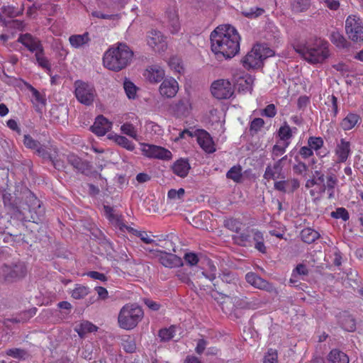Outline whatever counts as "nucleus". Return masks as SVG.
<instances>
[{
  "instance_id": "obj_50",
  "label": "nucleus",
  "mask_w": 363,
  "mask_h": 363,
  "mask_svg": "<svg viewBox=\"0 0 363 363\" xmlns=\"http://www.w3.org/2000/svg\"><path fill=\"white\" fill-rule=\"evenodd\" d=\"M172 111L177 117L184 116L187 113L186 104L183 101H179L172 106Z\"/></svg>"
},
{
  "instance_id": "obj_36",
  "label": "nucleus",
  "mask_w": 363,
  "mask_h": 363,
  "mask_svg": "<svg viewBox=\"0 0 363 363\" xmlns=\"http://www.w3.org/2000/svg\"><path fill=\"white\" fill-rule=\"evenodd\" d=\"M328 363H349L348 356L338 349L332 350L327 357Z\"/></svg>"
},
{
  "instance_id": "obj_62",
  "label": "nucleus",
  "mask_w": 363,
  "mask_h": 363,
  "mask_svg": "<svg viewBox=\"0 0 363 363\" xmlns=\"http://www.w3.org/2000/svg\"><path fill=\"white\" fill-rule=\"evenodd\" d=\"M122 132L128 135L132 138H135L137 135V132L134 128V126L130 123H124L121 125Z\"/></svg>"
},
{
  "instance_id": "obj_23",
  "label": "nucleus",
  "mask_w": 363,
  "mask_h": 363,
  "mask_svg": "<svg viewBox=\"0 0 363 363\" xmlns=\"http://www.w3.org/2000/svg\"><path fill=\"white\" fill-rule=\"evenodd\" d=\"M111 122L101 115L96 117L91 130L98 136H104L111 129Z\"/></svg>"
},
{
  "instance_id": "obj_45",
  "label": "nucleus",
  "mask_w": 363,
  "mask_h": 363,
  "mask_svg": "<svg viewBox=\"0 0 363 363\" xmlns=\"http://www.w3.org/2000/svg\"><path fill=\"white\" fill-rule=\"evenodd\" d=\"M264 13V9L259 7H251L242 11V14L248 18H257Z\"/></svg>"
},
{
  "instance_id": "obj_10",
  "label": "nucleus",
  "mask_w": 363,
  "mask_h": 363,
  "mask_svg": "<svg viewBox=\"0 0 363 363\" xmlns=\"http://www.w3.org/2000/svg\"><path fill=\"white\" fill-rule=\"evenodd\" d=\"M74 95L81 104L89 106L94 101L96 91L92 85L81 80H77L74 82Z\"/></svg>"
},
{
  "instance_id": "obj_15",
  "label": "nucleus",
  "mask_w": 363,
  "mask_h": 363,
  "mask_svg": "<svg viewBox=\"0 0 363 363\" xmlns=\"http://www.w3.org/2000/svg\"><path fill=\"white\" fill-rule=\"evenodd\" d=\"M194 137L200 147L206 153H213L216 151L215 143L211 135L203 129H197L194 132Z\"/></svg>"
},
{
  "instance_id": "obj_2",
  "label": "nucleus",
  "mask_w": 363,
  "mask_h": 363,
  "mask_svg": "<svg viewBox=\"0 0 363 363\" xmlns=\"http://www.w3.org/2000/svg\"><path fill=\"white\" fill-rule=\"evenodd\" d=\"M133 51L125 43H118L110 47L104 54V66L112 71L118 72L125 68L131 62Z\"/></svg>"
},
{
  "instance_id": "obj_14",
  "label": "nucleus",
  "mask_w": 363,
  "mask_h": 363,
  "mask_svg": "<svg viewBox=\"0 0 363 363\" xmlns=\"http://www.w3.org/2000/svg\"><path fill=\"white\" fill-rule=\"evenodd\" d=\"M147 45L157 52H164L167 48L166 38L162 32L152 30L147 35Z\"/></svg>"
},
{
  "instance_id": "obj_44",
  "label": "nucleus",
  "mask_w": 363,
  "mask_h": 363,
  "mask_svg": "<svg viewBox=\"0 0 363 363\" xmlns=\"http://www.w3.org/2000/svg\"><path fill=\"white\" fill-rule=\"evenodd\" d=\"M89 293V288L81 284H76L74 289L72 291V297L74 299H82L87 296Z\"/></svg>"
},
{
  "instance_id": "obj_13",
  "label": "nucleus",
  "mask_w": 363,
  "mask_h": 363,
  "mask_svg": "<svg viewBox=\"0 0 363 363\" xmlns=\"http://www.w3.org/2000/svg\"><path fill=\"white\" fill-rule=\"evenodd\" d=\"M141 150L143 154L149 158L169 160L172 157L169 150L155 145L143 144Z\"/></svg>"
},
{
  "instance_id": "obj_47",
  "label": "nucleus",
  "mask_w": 363,
  "mask_h": 363,
  "mask_svg": "<svg viewBox=\"0 0 363 363\" xmlns=\"http://www.w3.org/2000/svg\"><path fill=\"white\" fill-rule=\"evenodd\" d=\"M123 88L128 99H135L138 88L131 81L125 79L123 83Z\"/></svg>"
},
{
  "instance_id": "obj_63",
  "label": "nucleus",
  "mask_w": 363,
  "mask_h": 363,
  "mask_svg": "<svg viewBox=\"0 0 363 363\" xmlns=\"http://www.w3.org/2000/svg\"><path fill=\"white\" fill-rule=\"evenodd\" d=\"M184 259L185 262L190 266L196 265L199 260L197 255L194 252L186 253L184 255Z\"/></svg>"
},
{
  "instance_id": "obj_34",
  "label": "nucleus",
  "mask_w": 363,
  "mask_h": 363,
  "mask_svg": "<svg viewBox=\"0 0 363 363\" xmlns=\"http://www.w3.org/2000/svg\"><path fill=\"white\" fill-rule=\"evenodd\" d=\"M90 41L89 33L85 32L82 35L74 34L69 38V42L74 48H80Z\"/></svg>"
},
{
  "instance_id": "obj_35",
  "label": "nucleus",
  "mask_w": 363,
  "mask_h": 363,
  "mask_svg": "<svg viewBox=\"0 0 363 363\" xmlns=\"http://www.w3.org/2000/svg\"><path fill=\"white\" fill-rule=\"evenodd\" d=\"M35 57L38 65L44 69L47 74L51 77L52 68L50 60L45 56L44 48L35 53Z\"/></svg>"
},
{
  "instance_id": "obj_30",
  "label": "nucleus",
  "mask_w": 363,
  "mask_h": 363,
  "mask_svg": "<svg viewBox=\"0 0 363 363\" xmlns=\"http://www.w3.org/2000/svg\"><path fill=\"white\" fill-rule=\"evenodd\" d=\"M53 150L55 153H57V148L50 145V147H47L44 145L39 143L38 147L35 148V151L38 154V156L43 157V159H49L52 161L53 165L55 168H58L59 164L58 161L55 160V157L52 156L51 151Z\"/></svg>"
},
{
  "instance_id": "obj_52",
  "label": "nucleus",
  "mask_w": 363,
  "mask_h": 363,
  "mask_svg": "<svg viewBox=\"0 0 363 363\" xmlns=\"http://www.w3.org/2000/svg\"><path fill=\"white\" fill-rule=\"evenodd\" d=\"M309 0H294L292 4L293 10L296 12H303L308 9Z\"/></svg>"
},
{
  "instance_id": "obj_16",
  "label": "nucleus",
  "mask_w": 363,
  "mask_h": 363,
  "mask_svg": "<svg viewBox=\"0 0 363 363\" xmlns=\"http://www.w3.org/2000/svg\"><path fill=\"white\" fill-rule=\"evenodd\" d=\"M17 41L33 53H35L43 48L41 40L29 33L20 34Z\"/></svg>"
},
{
  "instance_id": "obj_59",
  "label": "nucleus",
  "mask_w": 363,
  "mask_h": 363,
  "mask_svg": "<svg viewBox=\"0 0 363 363\" xmlns=\"http://www.w3.org/2000/svg\"><path fill=\"white\" fill-rule=\"evenodd\" d=\"M40 142L33 139L30 135H25L23 138L24 145L29 149L35 150Z\"/></svg>"
},
{
  "instance_id": "obj_64",
  "label": "nucleus",
  "mask_w": 363,
  "mask_h": 363,
  "mask_svg": "<svg viewBox=\"0 0 363 363\" xmlns=\"http://www.w3.org/2000/svg\"><path fill=\"white\" fill-rule=\"evenodd\" d=\"M184 195V189L182 188L176 189H170L167 193V197L170 199H181Z\"/></svg>"
},
{
  "instance_id": "obj_42",
  "label": "nucleus",
  "mask_w": 363,
  "mask_h": 363,
  "mask_svg": "<svg viewBox=\"0 0 363 363\" xmlns=\"http://www.w3.org/2000/svg\"><path fill=\"white\" fill-rule=\"evenodd\" d=\"M122 347L123 350L129 353H133L136 350V344L133 337L130 335H124L122 337Z\"/></svg>"
},
{
  "instance_id": "obj_11",
  "label": "nucleus",
  "mask_w": 363,
  "mask_h": 363,
  "mask_svg": "<svg viewBox=\"0 0 363 363\" xmlns=\"http://www.w3.org/2000/svg\"><path fill=\"white\" fill-rule=\"evenodd\" d=\"M164 28L171 34H177L181 30V22L176 7L168 8L162 20Z\"/></svg>"
},
{
  "instance_id": "obj_9",
  "label": "nucleus",
  "mask_w": 363,
  "mask_h": 363,
  "mask_svg": "<svg viewBox=\"0 0 363 363\" xmlns=\"http://www.w3.org/2000/svg\"><path fill=\"white\" fill-rule=\"evenodd\" d=\"M345 33L353 43H363V21L357 15H349L345 24Z\"/></svg>"
},
{
  "instance_id": "obj_39",
  "label": "nucleus",
  "mask_w": 363,
  "mask_h": 363,
  "mask_svg": "<svg viewBox=\"0 0 363 363\" xmlns=\"http://www.w3.org/2000/svg\"><path fill=\"white\" fill-rule=\"evenodd\" d=\"M208 266L209 272H203L202 275L213 282V285L216 290H220L221 287L220 286L219 281L216 279V267L211 261L208 262Z\"/></svg>"
},
{
  "instance_id": "obj_33",
  "label": "nucleus",
  "mask_w": 363,
  "mask_h": 363,
  "mask_svg": "<svg viewBox=\"0 0 363 363\" xmlns=\"http://www.w3.org/2000/svg\"><path fill=\"white\" fill-rule=\"evenodd\" d=\"M340 324L341 328L348 332H353L356 330V321L354 318L347 312L340 314Z\"/></svg>"
},
{
  "instance_id": "obj_7",
  "label": "nucleus",
  "mask_w": 363,
  "mask_h": 363,
  "mask_svg": "<svg viewBox=\"0 0 363 363\" xmlns=\"http://www.w3.org/2000/svg\"><path fill=\"white\" fill-rule=\"evenodd\" d=\"M28 273L25 262L18 261L0 266V279L5 283L12 284L24 279Z\"/></svg>"
},
{
  "instance_id": "obj_48",
  "label": "nucleus",
  "mask_w": 363,
  "mask_h": 363,
  "mask_svg": "<svg viewBox=\"0 0 363 363\" xmlns=\"http://www.w3.org/2000/svg\"><path fill=\"white\" fill-rule=\"evenodd\" d=\"M278 135L280 140L283 141H287L291 138L292 131L286 122H285L284 124L279 128L278 130Z\"/></svg>"
},
{
  "instance_id": "obj_24",
  "label": "nucleus",
  "mask_w": 363,
  "mask_h": 363,
  "mask_svg": "<svg viewBox=\"0 0 363 363\" xmlns=\"http://www.w3.org/2000/svg\"><path fill=\"white\" fill-rule=\"evenodd\" d=\"M67 161L74 169L82 174H87L91 169L89 162L83 160L75 154H69L67 156Z\"/></svg>"
},
{
  "instance_id": "obj_43",
  "label": "nucleus",
  "mask_w": 363,
  "mask_h": 363,
  "mask_svg": "<svg viewBox=\"0 0 363 363\" xmlns=\"http://www.w3.org/2000/svg\"><path fill=\"white\" fill-rule=\"evenodd\" d=\"M242 223L237 218H230L224 220V226L230 231L238 233L242 228Z\"/></svg>"
},
{
  "instance_id": "obj_56",
  "label": "nucleus",
  "mask_w": 363,
  "mask_h": 363,
  "mask_svg": "<svg viewBox=\"0 0 363 363\" xmlns=\"http://www.w3.org/2000/svg\"><path fill=\"white\" fill-rule=\"evenodd\" d=\"M174 332L175 330L173 327L161 329L159 331V336L162 340L167 341L174 337Z\"/></svg>"
},
{
  "instance_id": "obj_55",
  "label": "nucleus",
  "mask_w": 363,
  "mask_h": 363,
  "mask_svg": "<svg viewBox=\"0 0 363 363\" xmlns=\"http://www.w3.org/2000/svg\"><path fill=\"white\" fill-rule=\"evenodd\" d=\"M169 65L178 73H181L184 70L181 60L177 57H172L169 59Z\"/></svg>"
},
{
  "instance_id": "obj_40",
  "label": "nucleus",
  "mask_w": 363,
  "mask_h": 363,
  "mask_svg": "<svg viewBox=\"0 0 363 363\" xmlns=\"http://www.w3.org/2000/svg\"><path fill=\"white\" fill-rule=\"evenodd\" d=\"M226 177L232 179L236 183H240L242 181V167L240 165L233 166L226 173Z\"/></svg>"
},
{
  "instance_id": "obj_37",
  "label": "nucleus",
  "mask_w": 363,
  "mask_h": 363,
  "mask_svg": "<svg viewBox=\"0 0 363 363\" xmlns=\"http://www.w3.org/2000/svg\"><path fill=\"white\" fill-rule=\"evenodd\" d=\"M330 41L338 48H348L350 43L344 37V35L338 31H333L330 36Z\"/></svg>"
},
{
  "instance_id": "obj_19",
  "label": "nucleus",
  "mask_w": 363,
  "mask_h": 363,
  "mask_svg": "<svg viewBox=\"0 0 363 363\" xmlns=\"http://www.w3.org/2000/svg\"><path fill=\"white\" fill-rule=\"evenodd\" d=\"M245 279L248 284L255 288L264 290L269 292H271L274 289L273 285L271 283L262 279L254 272L247 273L245 275Z\"/></svg>"
},
{
  "instance_id": "obj_58",
  "label": "nucleus",
  "mask_w": 363,
  "mask_h": 363,
  "mask_svg": "<svg viewBox=\"0 0 363 363\" xmlns=\"http://www.w3.org/2000/svg\"><path fill=\"white\" fill-rule=\"evenodd\" d=\"M6 354L16 359H22L25 357L26 352L24 350L20 348H11L7 350Z\"/></svg>"
},
{
  "instance_id": "obj_41",
  "label": "nucleus",
  "mask_w": 363,
  "mask_h": 363,
  "mask_svg": "<svg viewBox=\"0 0 363 363\" xmlns=\"http://www.w3.org/2000/svg\"><path fill=\"white\" fill-rule=\"evenodd\" d=\"M218 279H220L223 283L236 285L238 279L235 274L232 272L225 269L220 274H219Z\"/></svg>"
},
{
  "instance_id": "obj_5",
  "label": "nucleus",
  "mask_w": 363,
  "mask_h": 363,
  "mask_svg": "<svg viewBox=\"0 0 363 363\" xmlns=\"http://www.w3.org/2000/svg\"><path fill=\"white\" fill-rule=\"evenodd\" d=\"M143 315L141 307L135 304H126L121 309L118 315L119 326L125 330L133 329L142 320Z\"/></svg>"
},
{
  "instance_id": "obj_18",
  "label": "nucleus",
  "mask_w": 363,
  "mask_h": 363,
  "mask_svg": "<svg viewBox=\"0 0 363 363\" xmlns=\"http://www.w3.org/2000/svg\"><path fill=\"white\" fill-rule=\"evenodd\" d=\"M179 90V84L173 77L164 79L160 86V94L167 98L174 97Z\"/></svg>"
},
{
  "instance_id": "obj_29",
  "label": "nucleus",
  "mask_w": 363,
  "mask_h": 363,
  "mask_svg": "<svg viewBox=\"0 0 363 363\" xmlns=\"http://www.w3.org/2000/svg\"><path fill=\"white\" fill-rule=\"evenodd\" d=\"M191 167L188 160L181 158L174 162L172 170L177 176L184 178L188 175Z\"/></svg>"
},
{
  "instance_id": "obj_53",
  "label": "nucleus",
  "mask_w": 363,
  "mask_h": 363,
  "mask_svg": "<svg viewBox=\"0 0 363 363\" xmlns=\"http://www.w3.org/2000/svg\"><path fill=\"white\" fill-rule=\"evenodd\" d=\"M331 216L334 218H341L344 221L350 219V215L347 210L343 207L337 208L335 211L331 213Z\"/></svg>"
},
{
  "instance_id": "obj_38",
  "label": "nucleus",
  "mask_w": 363,
  "mask_h": 363,
  "mask_svg": "<svg viewBox=\"0 0 363 363\" xmlns=\"http://www.w3.org/2000/svg\"><path fill=\"white\" fill-rule=\"evenodd\" d=\"M300 235L302 241L307 244H311L320 238V233L311 228H303Z\"/></svg>"
},
{
  "instance_id": "obj_21",
  "label": "nucleus",
  "mask_w": 363,
  "mask_h": 363,
  "mask_svg": "<svg viewBox=\"0 0 363 363\" xmlns=\"http://www.w3.org/2000/svg\"><path fill=\"white\" fill-rule=\"evenodd\" d=\"M274 187L276 190L282 193H294L300 187V182L296 178H289L286 180H280L274 182Z\"/></svg>"
},
{
  "instance_id": "obj_32",
  "label": "nucleus",
  "mask_w": 363,
  "mask_h": 363,
  "mask_svg": "<svg viewBox=\"0 0 363 363\" xmlns=\"http://www.w3.org/2000/svg\"><path fill=\"white\" fill-rule=\"evenodd\" d=\"M98 327L88 320H82L74 327V331L77 333L81 338H84L86 334L95 332Z\"/></svg>"
},
{
  "instance_id": "obj_25",
  "label": "nucleus",
  "mask_w": 363,
  "mask_h": 363,
  "mask_svg": "<svg viewBox=\"0 0 363 363\" xmlns=\"http://www.w3.org/2000/svg\"><path fill=\"white\" fill-rule=\"evenodd\" d=\"M159 261L164 267L168 268L177 267L183 264L179 257L163 251L160 252Z\"/></svg>"
},
{
  "instance_id": "obj_6",
  "label": "nucleus",
  "mask_w": 363,
  "mask_h": 363,
  "mask_svg": "<svg viewBox=\"0 0 363 363\" xmlns=\"http://www.w3.org/2000/svg\"><path fill=\"white\" fill-rule=\"evenodd\" d=\"M28 199L30 205H28V208H23L22 211L17 208H13L11 218H16L22 222L31 221L38 223L40 220V216L43 213V210L40 209V201L33 195L30 196Z\"/></svg>"
},
{
  "instance_id": "obj_4",
  "label": "nucleus",
  "mask_w": 363,
  "mask_h": 363,
  "mask_svg": "<svg viewBox=\"0 0 363 363\" xmlns=\"http://www.w3.org/2000/svg\"><path fill=\"white\" fill-rule=\"evenodd\" d=\"M338 183V179L335 174H328L325 179L319 178H310L306 181L305 187L309 189L312 197L318 198L325 191L329 193V198L333 197L334 189Z\"/></svg>"
},
{
  "instance_id": "obj_26",
  "label": "nucleus",
  "mask_w": 363,
  "mask_h": 363,
  "mask_svg": "<svg viewBox=\"0 0 363 363\" xmlns=\"http://www.w3.org/2000/svg\"><path fill=\"white\" fill-rule=\"evenodd\" d=\"M283 165L280 164V161L275 162L273 165H268L266 167L264 178L267 180H275L279 178L284 179V176L282 174Z\"/></svg>"
},
{
  "instance_id": "obj_57",
  "label": "nucleus",
  "mask_w": 363,
  "mask_h": 363,
  "mask_svg": "<svg viewBox=\"0 0 363 363\" xmlns=\"http://www.w3.org/2000/svg\"><path fill=\"white\" fill-rule=\"evenodd\" d=\"M278 354L275 350L269 349L264 357L263 363H278Z\"/></svg>"
},
{
  "instance_id": "obj_22",
  "label": "nucleus",
  "mask_w": 363,
  "mask_h": 363,
  "mask_svg": "<svg viewBox=\"0 0 363 363\" xmlns=\"http://www.w3.org/2000/svg\"><path fill=\"white\" fill-rule=\"evenodd\" d=\"M164 74V70L160 66L152 65L146 68L143 76L150 83L155 84L161 82Z\"/></svg>"
},
{
  "instance_id": "obj_51",
  "label": "nucleus",
  "mask_w": 363,
  "mask_h": 363,
  "mask_svg": "<svg viewBox=\"0 0 363 363\" xmlns=\"http://www.w3.org/2000/svg\"><path fill=\"white\" fill-rule=\"evenodd\" d=\"M115 140L117 143V144H118L121 147L127 149L128 150L133 151L135 149L134 143L132 141H130V140H128L127 138H125V136L117 135L116 137Z\"/></svg>"
},
{
  "instance_id": "obj_12",
  "label": "nucleus",
  "mask_w": 363,
  "mask_h": 363,
  "mask_svg": "<svg viewBox=\"0 0 363 363\" xmlns=\"http://www.w3.org/2000/svg\"><path fill=\"white\" fill-rule=\"evenodd\" d=\"M211 92L217 99H230L234 94V88L228 79H218L211 86Z\"/></svg>"
},
{
  "instance_id": "obj_31",
  "label": "nucleus",
  "mask_w": 363,
  "mask_h": 363,
  "mask_svg": "<svg viewBox=\"0 0 363 363\" xmlns=\"http://www.w3.org/2000/svg\"><path fill=\"white\" fill-rule=\"evenodd\" d=\"M253 83L254 78L250 74H246L237 80V89L240 93H251L253 89Z\"/></svg>"
},
{
  "instance_id": "obj_3",
  "label": "nucleus",
  "mask_w": 363,
  "mask_h": 363,
  "mask_svg": "<svg viewBox=\"0 0 363 363\" xmlns=\"http://www.w3.org/2000/svg\"><path fill=\"white\" fill-rule=\"evenodd\" d=\"M294 48L306 61L313 65L323 62L330 55L328 42L321 39L298 43Z\"/></svg>"
},
{
  "instance_id": "obj_8",
  "label": "nucleus",
  "mask_w": 363,
  "mask_h": 363,
  "mask_svg": "<svg viewBox=\"0 0 363 363\" xmlns=\"http://www.w3.org/2000/svg\"><path fill=\"white\" fill-rule=\"evenodd\" d=\"M252 240L256 250L263 254L267 252L263 233L258 229L247 228L238 236V243L243 246L250 245Z\"/></svg>"
},
{
  "instance_id": "obj_28",
  "label": "nucleus",
  "mask_w": 363,
  "mask_h": 363,
  "mask_svg": "<svg viewBox=\"0 0 363 363\" xmlns=\"http://www.w3.org/2000/svg\"><path fill=\"white\" fill-rule=\"evenodd\" d=\"M307 143L319 158H323L329 154V151L327 149H325L324 154H320V149L323 147L324 140L320 136H310L308 138Z\"/></svg>"
},
{
  "instance_id": "obj_17",
  "label": "nucleus",
  "mask_w": 363,
  "mask_h": 363,
  "mask_svg": "<svg viewBox=\"0 0 363 363\" xmlns=\"http://www.w3.org/2000/svg\"><path fill=\"white\" fill-rule=\"evenodd\" d=\"M260 48L255 45L242 59V62L245 68L250 69L260 67L262 65V59L259 53Z\"/></svg>"
},
{
  "instance_id": "obj_46",
  "label": "nucleus",
  "mask_w": 363,
  "mask_h": 363,
  "mask_svg": "<svg viewBox=\"0 0 363 363\" xmlns=\"http://www.w3.org/2000/svg\"><path fill=\"white\" fill-rule=\"evenodd\" d=\"M264 125V121L261 118H255L250 123L249 131L251 135H255Z\"/></svg>"
},
{
  "instance_id": "obj_54",
  "label": "nucleus",
  "mask_w": 363,
  "mask_h": 363,
  "mask_svg": "<svg viewBox=\"0 0 363 363\" xmlns=\"http://www.w3.org/2000/svg\"><path fill=\"white\" fill-rule=\"evenodd\" d=\"M36 312L35 308H33L28 311H23L19 315V318H15L13 319V322L16 323H20V322H26L28 321L31 317H33Z\"/></svg>"
},
{
  "instance_id": "obj_1",
  "label": "nucleus",
  "mask_w": 363,
  "mask_h": 363,
  "mask_svg": "<svg viewBox=\"0 0 363 363\" xmlns=\"http://www.w3.org/2000/svg\"><path fill=\"white\" fill-rule=\"evenodd\" d=\"M211 48L216 56L233 57L240 50V36L233 26L225 24L216 27L211 33Z\"/></svg>"
},
{
  "instance_id": "obj_27",
  "label": "nucleus",
  "mask_w": 363,
  "mask_h": 363,
  "mask_svg": "<svg viewBox=\"0 0 363 363\" xmlns=\"http://www.w3.org/2000/svg\"><path fill=\"white\" fill-rule=\"evenodd\" d=\"M362 121L359 114L353 112L348 113L340 121V125L345 130H350Z\"/></svg>"
},
{
  "instance_id": "obj_49",
  "label": "nucleus",
  "mask_w": 363,
  "mask_h": 363,
  "mask_svg": "<svg viewBox=\"0 0 363 363\" xmlns=\"http://www.w3.org/2000/svg\"><path fill=\"white\" fill-rule=\"evenodd\" d=\"M105 213L108 219L112 222L115 223L116 225L120 228V223H123L121 220V217L118 215H115L113 213V209L108 206H104Z\"/></svg>"
},
{
  "instance_id": "obj_60",
  "label": "nucleus",
  "mask_w": 363,
  "mask_h": 363,
  "mask_svg": "<svg viewBox=\"0 0 363 363\" xmlns=\"http://www.w3.org/2000/svg\"><path fill=\"white\" fill-rule=\"evenodd\" d=\"M308 170V165L301 161L297 162L293 166L294 173L298 175H301L303 173H306Z\"/></svg>"
},
{
  "instance_id": "obj_20",
  "label": "nucleus",
  "mask_w": 363,
  "mask_h": 363,
  "mask_svg": "<svg viewBox=\"0 0 363 363\" xmlns=\"http://www.w3.org/2000/svg\"><path fill=\"white\" fill-rule=\"evenodd\" d=\"M337 156V162L339 163L345 162L351 154V143L345 138H341L337 143L335 149Z\"/></svg>"
},
{
  "instance_id": "obj_61",
  "label": "nucleus",
  "mask_w": 363,
  "mask_h": 363,
  "mask_svg": "<svg viewBox=\"0 0 363 363\" xmlns=\"http://www.w3.org/2000/svg\"><path fill=\"white\" fill-rule=\"evenodd\" d=\"M277 108L274 104H271L267 105L262 111V116L269 117V118H273L277 114Z\"/></svg>"
}]
</instances>
